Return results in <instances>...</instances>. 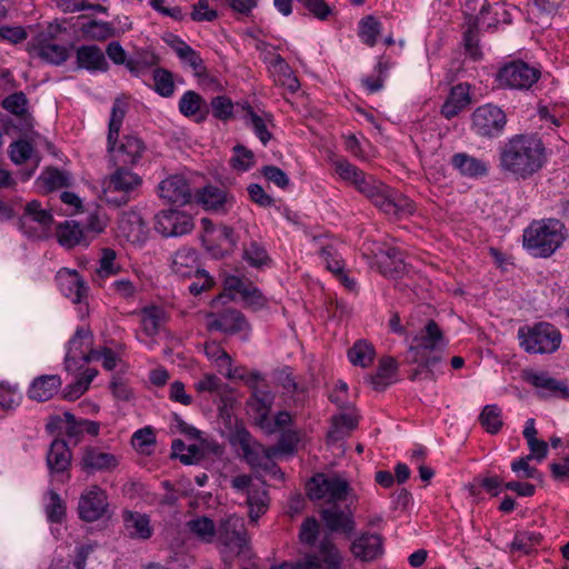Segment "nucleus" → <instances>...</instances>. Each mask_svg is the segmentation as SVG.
<instances>
[{
    "instance_id": "f257e3e1",
    "label": "nucleus",
    "mask_w": 569,
    "mask_h": 569,
    "mask_svg": "<svg viewBox=\"0 0 569 569\" xmlns=\"http://www.w3.org/2000/svg\"><path fill=\"white\" fill-rule=\"evenodd\" d=\"M547 163V149L537 134H515L499 150V168L517 180H527Z\"/></svg>"
},
{
    "instance_id": "f03ea898",
    "label": "nucleus",
    "mask_w": 569,
    "mask_h": 569,
    "mask_svg": "<svg viewBox=\"0 0 569 569\" xmlns=\"http://www.w3.org/2000/svg\"><path fill=\"white\" fill-rule=\"evenodd\" d=\"M448 346V340L439 325L430 319L425 327L417 333L405 355L407 365H417L408 379L418 381L421 379L436 381L437 375L433 368L443 359V351Z\"/></svg>"
},
{
    "instance_id": "7ed1b4c3",
    "label": "nucleus",
    "mask_w": 569,
    "mask_h": 569,
    "mask_svg": "<svg viewBox=\"0 0 569 569\" xmlns=\"http://www.w3.org/2000/svg\"><path fill=\"white\" fill-rule=\"evenodd\" d=\"M566 239V227L558 219L531 222L522 234L523 247L535 257L548 258Z\"/></svg>"
},
{
    "instance_id": "20e7f679",
    "label": "nucleus",
    "mask_w": 569,
    "mask_h": 569,
    "mask_svg": "<svg viewBox=\"0 0 569 569\" xmlns=\"http://www.w3.org/2000/svg\"><path fill=\"white\" fill-rule=\"evenodd\" d=\"M518 339L528 353H552L561 343V333L551 323L538 322L519 328Z\"/></svg>"
},
{
    "instance_id": "39448f33",
    "label": "nucleus",
    "mask_w": 569,
    "mask_h": 569,
    "mask_svg": "<svg viewBox=\"0 0 569 569\" xmlns=\"http://www.w3.org/2000/svg\"><path fill=\"white\" fill-rule=\"evenodd\" d=\"M141 184L142 178L139 174L128 168L117 167L104 181V199L114 207L126 206Z\"/></svg>"
},
{
    "instance_id": "423d86ee",
    "label": "nucleus",
    "mask_w": 569,
    "mask_h": 569,
    "mask_svg": "<svg viewBox=\"0 0 569 569\" xmlns=\"http://www.w3.org/2000/svg\"><path fill=\"white\" fill-rule=\"evenodd\" d=\"M540 76L539 69L522 60H513L499 69L496 80L501 88L528 90L540 79Z\"/></svg>"
},
{
    "instance_id": "0eeeda50",
    "label": "nucleus",
    "mask_w": 569,
    "mask_h": 569,
    "mask_svg": "<svg viewBox=\"0 0 569 569\" xmlns=\"http://www.w3.org/2000/svg\"><path fill=\"white\" fill-rule=\"evenodd\" d=\"M350 486L347 480L333 475H315L307 483V493L311 500L328 499L329 503L346 500Z\"/></svg>"
},
{
    "instance_id": "6e6552de",
    "label": "nucleus",
    "mask_w": 569,
    "mask_h": 569,
    "mask_svg": "<svg viewBox=\"0 0 569 569\" xmlns=\"http://www.w3.org/2000/svg\"><path fill=\"white\" fill-rule=\"evenodd\" d=\"M93 336L90 329L79 327L68 342V350L64 358V368L69 372L81 370L93 359L92 350Z\"/></svg>"
},
{
    "instance_id": "1a4fd4ad",
    "label": "nucleus",
    "mask_w": 569,
    "mask_h": 569,
    "mask_svg": "<svg viewBox=\"0 0 569 569\" xmlns=\"http://www.w3.org/2000/svg\"><path fill=\"white\" fill-rule=\"evenodd\" d=\"M217 537L231 556H240L248 548L244 521L241 517L230 515L221 519L217 528Z\"/></svg>"
},
{
    "instance_id": "9d476101",
    "label": "nucleus",
    "mask_w": 569,
    "mask_h": 569,
    "mask_svg": "<svg viewBox=\"0 0 569 569\" xmlns=\"http://www.w3.org/2000/svg\"><path fill=\"white\" fill-rule=\"evenodd\" d=\"M52 223L53 216L51 211L43 209L38 200L28 202L19 218L20 230L28 237L36 239L46 238Z\"/></svg>"
},
{
    "instance_id": "9b49d317",
    "label": "nucleus",
    "mask_w": 569,
    "mask_h": 569,
    "mask_svg": "<svg viewBox=\"0 0 569 569\" xmlns=\"http://www.w3.org/2000/svg\"><path fill=\"white\" fill-rule=\"evenodd\" d=\"M506 123V113L491 103L478 107L471 114V128L480 137L495 138L500 136Z\"/></svg>"
},
{
    "instance_id": "f8f14e48",
    "label": "nucleus",
    "mask_w": 569,
    "mask_h": 569,
    "mask_svg": "<svg viewBox=\"0 0 569 569\" xmlns=\"http://www.w3.org/2000/svg\"><path fill=\"white\" fill-rule=\"evenodd\" d=\"M193 218L177 209L161 210L154 216V230L164 238L181 237L192 231Z\"/></svg>"
},
{
    "instance_id": "ddd939ff",
    "label": "nucleus",
    "mask_w": 569,
    "mask_h": 569,
    "mask_svg": "<svg viewBox=\"0 0 569 569\" xmlns=\"http://www.w3.org/2000/svg\"><path fill=\"white\" fill-rule=\"evenodd\" d=\"M370 201L386 214L396 218L412 214L415 211L412 200L385 183L378 186V190Z\"/></svg>"
},
{
    "instance_id": "4468645a",
    "label": "nucleus",
    "mask_w": 569,
    "mask_h": 569,
    "mask_svg": "<svg viewBox=\"0 0 569 569\" xmlns=\"http://www.w3.org/2000/svg\"><path fill=\"white\" fill-rule=\"evenodd\" d=\"M109 502L107 492L97 485L86 489L78 502L79 518L86 522L97 521L108 512Z\"/></svg>"
},
{
    "instance_id": "2eb2a0df",
    "label": "nucleus",
    "mask_w": 569,
    "mask_h": 569,
    "mask_svg": "<svg viewBox=\"0 0 569 569\" xmlns=\"http://www.w3.org/2000/svg\"><path fill=\"white\" fill-rule=\"evenodd\" d=\"M162 40L176 52L182 63L191 68L197 79L210 78L213 80V76L209 73L200 53L192 49L183 39L174 33L166 32L162 36Z\"/></svg>"
},
{
    "instance_id": "dca6fc26",
    "label": "nucleus",
    "mask_w": 569,
    "mask_h": 569,
    "mask_svg": "<svg viewBox=\"0 0 569 569\" xmlns=\"http://www.w3.org/2000/svg\"><path fill=\"white\" fill-rule=\"evenodd\" d=\"M207 330L219 331L226 335H237L249 331L250 326L246 317L237 309L228 308L220 312H210L206 317Z\"/></svg>"
},
{
    "instance_id": "f3484780",
    "label": "nucleus",
    "mask_w": 569,
    "mask_h": 569,
    "mask_svg": "<svg viewBox=\"0 0 569 569\" xmlns=\"http://www.w3.org/2000/svg\"><path fill=\"white\" fill-rule=\"evenodd\" d=\"M320 518L330 532L342 533L350 537L356 529V522L351 509L338 503H330L320 510Z\"/></svg>"
},
{
    "instance_id": "a211bd4d",
    "label": "nucleus",
    "mask_w": 569,
    "mask_h": 569,
    "mask_svg": "<svg viewBox=\"0 0 569 569\" xmlns=\"http://www.w3.org/2000/svg\"><path fill=\"white\" fill-rule=\"evenodd\" d=\"M198 203L204 210L218 214H226L234 203L233 196H231L224 188L216 187L212 184L199 189L196 193Z\"/></svg>"
},
{
    "instance_id": "6ab92c4d",
    "label": "nucleus",
    "mask_w": 569,
    "mask_h": 569,
    "mask_svg": "<svg viewBox=\"0 0 569 569\" xmlns=\"http://www.w3.org/2000/svg\"><path fill=\"white\" fill-rule=\"evenodd\" d=\"M144 151V142L137 136L128 134L122 138L119 147L114 146V151L109 153L113 166L128 168L137 164Z\"/></svg>"
},
{
    "instance_id": "aec40b11",
    "label": "nucleus",
    "mask_w": 569,
    "mask_h": 569,
    "mask_svg": "<svg viewBox=\"0 0 569 569\" xmlns=\"http://www.w3.org/2000/svg\"><path fill=\"white\" fill-rule=\"evenodd\" d=\"M119 465L117 456L102 451L98 447L87 446L80 459L81 470L86 473L111 471Z\"/></svg>"
},
{
    "instance_id": "412c9836",
    "label": "nucleus",
    "mask_w": 569,
    "mask_h": 569,
    "mask_svg": "<svg viewBox=\"0 0 569 569\" xmlns=\"http://www.w3.org/2000/svg\"><path fill=\"white\" fill-rule=\"evenodd\" d=\"M49 27L47 32H41L33 40V47L38 51V56L44 61L52 64H61L69 58L68 48L52 42L54 31Z\"/></svg>"
},
{
    "instance_id": "4be33fe9",
    "label": "nucleus",
    "mask_w": 569,
    "mask_h": 569,
    "mask_svg": "<svg viewBox=\"0 0 569 569\" xmlns=\"http://www.w3.org/2000/svg\"><path fill=\"white\" fill-rule=\"evenodd\" d=\"M159 197L171 203L183 206L192 198L191 188L182 176H171L158 186Z\"/></svg>"
},
{
    "instance_id": "5701e85b",
    "label": "nucleus",
    "mask_w": 569,
    "mask_h": 569,
    "mask_svg": "<svg viewBox=\"0 0 569 569\" xmlns=\"http://www.w3.org/2000/svg\"><path fill=\"white\" fill-rule=\"evenodd\" d=\"M351 553L362 561H372L383 553V539L378 533L365 532L350 546Z\"/></svg>"
},
{
    "instance_id": "b1692460",
    "label": "nucleus",
    "mask_w": 569,
    "mask_h": 569,
    "mask_svg": "<svg viewBox=\"0 0 569 569\" xmlns=\"http://www.w3.org/2000/svg\"><path fill=\"white\" fill-rule=\"evenodd\" d=\"M57 281L62 295L73 303H80L87 296L86 281L76 270L62 269L57 274Z\"/></svg>"
},
{
    "instance_id": "393cba45",
    "label": "nucleus",
    "mask_w": 569,
    "mask_h": 569,
    "mask_svg": "<svg viewBox=\"0 0 569 569\" xmlns=\"http://www.w3.org/2000/svg\"><path fill=\"white\" fill-rule=\"evenodd\" d=\"M470 89L471 87L467 82L458 83L451 88L440 110L446 119L450 120L457 117L472 102Z\"/></svg>"
},
{
    "instance_id": "a878e982",
    "label": "nucleus",
    "mask_w": 569,
    "mask_h": 569,
    "mask_svg": "<svg viewBox=\"0 0 569 569\" xmlns=\"http://www.w3.org/2000/svg\"><path fill=\"white\" fill-rule=\"evenodd\" d=\"M273 401L274 395L270 391L268 385H251V396L248 399L247 405L256 412L261 426H263L268 420Z\"/></svg>"
},
{
    "instance_id": "bb28decb",
    "label": "nucleus",
    "mask_w": 569,
    "mask_h": 569,
    "mask_svg": "<svg viewBox=\"0 0 569 569\" xmlns=\"http://www.w3.org/2000/svg\"><path fill=\"white\" fill-rule=\"evenodd\" d=\"M77 67L88 71H107L109 64L103 51L96 44L80 46L76 50Z\"/></svg>"
},
{
    "instance_id": "cd10ccee",
    "label": "nucleus",
    "mask_w": 569,
    "mask_h": 569,
    "mask_svg": "<svg viewBox=\"0 0 569 569\" xmlns=\"http://www.w3.org/2000/svg\"><path fill=\"white\" fill-rule=\"evenodd\" d=\"M171 270L181 278H190L200 270L197 250L190 247L178 249L172 257Z\"/></svg>"
},
{
    "instance_id": "c85d7f7f",
    "label": "nucleus",
    "mask_w": 569,
    "mask_h": 569,
    "mask_svg": "<svg viewBox=\"0 0 569 569\" xmlns=\"http://www.w3.org/2000/svg\"><path fill=\"white\" fill-rule=\"evenodd\" d=\"M241 108L243 111L242 119L246 124L251 127L261 143L267 146L272 139V133L268 130V123L272 122V116L266 112L259 114L249 103L242 104Z\"/></svg>"
},
{
    "instance_id": "c756f323",
    "label": "nucleus",
    "mask_w": 569,
    "mask_h": 569,
    "mask_svg": "<svg viewBox=\"0 0 569 569\" xmlns=\"http://www.w3.org/2000/svg\"><path fill=\"white\" fill-rule=\"evenodd\" d=\"M452 167L463 177L481 178L488 174V163L465 152L455 153L451 157Z\"/></svg>"
},
{
    "instance_id": "7c9ffc66",
    "label": "nucleus",
    "mask_w": 569,
    "mask_h": 569,
    "mask_svg": "<svg viewBox=\"0 0 569 569\" xmlns=\"http://www.w3.org/2000/svg\"><path fill=\"white\" fill-rule=\"evenodd\" d=\"M62 381L58 375H44L36 378L29 389L28 396L39 402L51 399L61 388Z\"/></svg>"
},
{
    "instance_id": "2f4dec72",
    "label": "nucleus",
    "mask_w": 569,
    "mask_h": 569,
    "mask_svg": "<svg viewBox=\"0 0 569 569\" xmlns=\"http://www.w3.org/2000/svg\"><path fill=\"white\" fill-rule=\"evenodd\" d=\"M72 453L67 441L54 439L47 453V466L51 473H61L69 469Z\"/></svg>"
},
{
    "instance_id": "473e14b6",
    "label": "nucleus",
    "mask_w": 569,
    "mask_h": 569,
    "mask_svg": "<svg viewBox=\"0 0 569 569\" xmlns=\"http://www.w3.org/2000/svg\"><path fill=\"white\" fill-rule=\"evenodd\" d=\"M179 111L184 117H194L198 122L206 120L209 113L206 100L192 90L186 91L180 98Z\"/></svg>"
},
{
    "instance_id": "72a5a7b5",
    "label": "nucleus",
    "mask_w": 569,
    "mask_h": 569,
    "mask_svg": "<svg viewBox=\"0 0 569 569\" xmlns=\"http://www.w3.org/2000/svg\"><path fill=\"white\" fill-rule=\"evenodd\" d=\"M122 518L124 527L131 538L149 539L152 536L150 519L146 513L126 510Z\"/></svg>"
},
{
    "instance_id": "f704fd0d",
    "label": "nucleus",
    "mask_w": 569,
    "mask_h": 569,
    "mask_svg": "<svg viewBox=\"0 0 569 569\" xmlns=\"http://www.w3.org/2000/svg\"><path fill=\"white\" fill-rule=\"evenodd\" d=\"M56 236L59 244L67 249H72L81 243L88 244L82 228L72 220L59 223L56 229Z\"/></svg>"
},
{
    "instance_id": "c9c22d12",
    "label": "nucleus",
    "mask_w": 569,
    "mask_h": 569,
    "mask_svg": "<svg viewBox=\"0 0 569 569\" xmlns=\"http://www.w3.org/2000/svg\"><path fill=\"white\" fill-rule=\"evenodd\" d=\"M323 569H341L342 557L330 535H325L316 553Z\"/></svg>"
},
{
    "instance_id": "e433bc0d",
    "label": "nucleus",
    "mask_w": 569,
    "mask_h": 569,
    "mask_svg": "<svg viewBox=\"0 0 569 569\" xmlns=\"http://www.w3.org/2000/svg\"><path fill=\"white\" fill-rule=\"evenodd\" d=\"M167 321V312L158 306L144 307L141 310V329L148 337L159 333Z\"/></svg>"
},
{
    "instance_id": "4c0bfd02",
    "label": "nucleus",
    "mask_w": 569,
    "mask_h": 569,
    "mask_svg": "<svg viewBox=\"0 0 569 569\" xmlns=\"http://www.w3.org/2000/svg\"><path fill=\"white\" fill-rule=\"evenodd\" d=\"M247 505L249 518L257 521L269 507V495L263 486H252L247 492Z\"/></svg>"
},
{
    "instance_id": "58836bf2",
    "label": "nucleus",
    "mask_w": 569,
    "mask_h": 569,
    "mask_svg": "<svg viewBox=\"0 0 569 569\" xmlns=\"http://www.w3.org/2000/svg\"><path fill=\"white\" fill-rule=\"evenodd\" d=\"M187 530L202 542L210 543L217 536V527L207 516H197L186 522Z\"/></svg>"
},
{
    "instance_id": "ea45409f",
    "label": "nucleus",
    "mask_w": 569,
    "mask_h": 569,
    "mask_svg": "<svg viewBox=\"0 0 569 569\" xmlns=\"http://www.w3.org/2000/svg\"><path fill=\"white\" fill-rule=\"evenodd\" d=\"M127 112V104L119 98L113 101L111 116L109 121V130L107 138L108 152L114 151V144H117L120 128Z\"/></svg>"
},
{
    "instance_id": "a19ab883",
    "label": "nucleus",
    "mask_w": 569,
    "mask_h": 569,
    "mask_svg": "<svg viewBox=\"0 0 569 569\" xmlns=\"http://www.w3.org/2000/svg\"><path fill=\"white\" fill-rule=\"evenodd\" d=\"M467 29L463 32V43L466 52L473 59L479 60L482 57V52L479 47V18H473V14H466Z\"/></svg>"
},
{
    "instance_id": "79ce46f5",
    "label": "nucleus",
    "mask_w": 569,
    "mask_h": 569,
    "mask_svg": "<svg viewBox=\"0 0 569 569\" xmlns=\"http://www.w3.org/2000/svg\"><path fill=\"white\" fill-rule=\"evenodd\" d=\"M358 425V419L352 412H342L332 417V427L328 432V438L331 441L343 439L350 433Z\"/></svg>"
},
{
    "instance_id": "37998d69",
    "label": "nucleus",
    "mask_w": 569,
    "mask_h": 569,
    "mask_svg": "<svg viewBox=\"0 0 569 569\" xmlns=\"http://www.w3.org/2000/svg\"><path fill=\"white\" fill-rule=\"evenodd\" d=\"M38 181L47 192H51L60 188L69 187L71 184V176L67 171L49 167L40 174Z\"/></svg>"
},
{
    "instance_id": "c03bdc74",
    "label": "nucleus",
    "mask_w": 569,
    "mask_h": 569,
    "mask_svg": "<svg viewBox=\"0 0 569 569\" xmlns=\"http://www.w3.org/2000/svg\"><path fill=\"white\" fill-rule=\"evenodd\" d=\"M543 537L538 531L531 530H520L517 531L513 540L510 545L511 551H519L525 555H528L536 550L538 546H540Z\"/></svg>"
},
{
    "instance_id": "a18cd8bd",
    "label": "nucleus",
    "mask_w": 569,
    "mask_h": 569,
    "mask_svg": "<svg viewBox=\"0 0 569 569\" xmlns=\"http://www.w3.org/2000/svg\"><path fill=\"white\" fill-rule=\"evenodd\" d=\"M482 428L490 435L498 433L502 426V410L497 405H487L478 418Z\"/></svg>"
},
{
    "instance_id": "49530a36",
    "label": "nucleus",
    "mask_w": 569,
    "mask_h": 569,
    "mask_svg": "<svg viewBox=\"0 0 569 569\" xmlns=\"http://www.w3.org/2000/svg\"><path fill=\"white\" fill-rule=\"evenodd\" d=\"M242 258L253 268H262L271 262L264 246L256 240L243 244Z\"/></svg>"
},
{
    "instance_id": "de8ad7c7",
    "label": "nucleus",
    "mask_w": 569,
    "mask_h": 569,
    "mask_svg": "<svg viewBox=\"0 0 569 569\" xmlns=\"http://www.w3.org/2000/svg\"><path fill=\"white\" fill-rule=\"evenodd\" d=\"M83 37L89 40L104 41L114 36L116 29L110 22L91 20L80 28Z\"/></svg>"
},
{
    "instance_id": "09e8293b",
    "label": "nucleus",
    "mask_w": 569,
    "mask_h": 569,
    "mask_svg": "<svg viewBox=\"0 0 569 569\" xmlns=\"http://www.w3.org/2000/svg\"><path fill=\"white\" fill-rule=\"evenodd\" d=\"M375 348L371 343L359 340L348 351V358L355 366L369 367L375 358Z\"/></svg>"
},
{
    "instance_id": "8fccbe9b",
    "label": "nucleus",
    "mask_w": 569,
    "mask_h": 569,
    "mask_svg": "<svg viewBox=\"0 0 569 569\" xmlns=\"http://www.w3.org/2000/svg\"><path fill=\"white\" fill-rule=\"evenodd\" d=\"M379 263L385 274L400 273L405 270V262L399 249L388 248L380 251Z\"/></svg>"
},
{
    "instance_id": "3c124183",
    "label": "nucleus",
    "mask_w": 569,
    "mask_h": 569,
    "mask_svg": "<svg viewBox=\"0 0 569 569\" xmlns=\"http://www.w3.org/2000/svg\"><path fill=\"white\" fill-rule=\"evenodd\" d=\"M152 79L154 82V91L163 97L170 98L174 93V81L171 71L164 68H157L152 72Z\"/></svg>"
},
{
    "instance_id": "603ef678",
    "label": "nucleus",
    "mask_w": 569,
    "mask_h": 569,
    "mask_svg": "<svg viewBox=\"0 0 569 569\" xmlns=\"http://www.w3.org/2000/svg\"><path fill=\"white\" fill-rule=\"evenodd\" d=\"M528 381L533 387L542 391H549L551 393L560 392L563 397L569 396L567 386L547 376L546 373H532L529 376Z\"/></svg>"
},
{
    "instance_id": "864d4df0",
    "label": "nucleus",
    "mask_w": 569,
    "mask_h": 569,
    "mask_svg": "<svg viewBox=\"0 0 569 569\" xmlns=\"http://www.w3.org/2000/svg\"><path fill=\"white\" fill-rule=\"evenodd\" d=\"M380 31L381 23L372 16L366 17L359 22V36L369 47H373L377 43Z\"/></svg>"
},
{
    "instance_id": "5fc2aeb1",
    "label": "nucleus",
    "mask_w": 569,
    "mask_h": 569,
    "mask_svg": "<svg viewBox=\"0 0 569 569\" xmlns=\"http://www.w3.org/2000/svg\"><path fill=\"white\" fill-rule=\"evenodd\" d=\"M47 518L52 523H60L66 517V505L54 490L49 491V502L46 506Z\"/></svg>"
},
{
    "instance_id": "6e6d98bb",
    "label": "nucleus",
    "mask_w": 569,
    "mask_h": 569,
    "mask_svg": "<svg viewBox=\"0 0 569 569\" xmlns=\"http://www.w3.org/2000/svg\"><path fill=\"white\" fill-rule=\"evenodd\" d=\"M319 522L315 517L306 518L299 529V540L307 547H313L319 537Z\"/></svg>"
},
{
    "instance_id": "4d7b16f0",
    "label": "nucleus",
    "mask_w": 569,
    "mask_h": 569,
    "mask_svg": "<svg viewBox=\"0 0 569 569\" xmlns=\"http://www.w3.org/2000/svg\"><path fill=\"white\" fill-rule=\"evenodd\" d=\"M211 111L214 118L221 121H228L233 116L232 100L227 96H217L211 99Z\"/></svg>"
},
{
    "instance_id": "13d9d810",
    "label": "nucleus",
    "mask_w": 569,
    "mask_h": 569,
    "mask_svg": "<svg viewBox=\"0 0 569 569\" xmlns=\"http://www.w3.org/2000/svg\"><path fill=\"white\" fill-rule=\"evenodd\" d=\"M333 164L335 170L339 174V177L345 181H349L353 186L365 173L362 170H360L358 167L350 163L346 159H338L333 162Z\"/></svg>"
},
{
    "instance_id": "bf43d9fd",
    "label": "nucleus",
    "mask_w": 569,
    "mask_h": 569,
    "mask_svg": "<svg viewBox=\"0 0 569 569\" xmlns=\"http://www.w3.org/2000/svg\"><path fill=\"white\" fill-rule=\"evenodd\" d=\"M311 16L319 20H327L332 13L331 7L325 0H296Z\"/></svg>"
},
{
    "instance_id": "052dcab7",
    "label": "nucleus",
    "mask_w": 569,
    "mask_h": 569,
    "mask_svg": "<svg viewBox=\"0 0 569 569\" xmlns=\"http://www.w3.org/2000/svg\"><path fill=\"white\" fill-rule=\"evenodd\" d=\"M28 99L22 91L8 96L2 101V107L16 116H23L27 112Z\"/></svg>"
},
{
    "instance_id": "680f3d73",
    "label": "nucleus",
    "mask_w": 569,
    "mask_h": 569,
    "mask_svg": "<svg viewBox=\"0 0 569 569\" xmlns=\"http://www.w3.org/2000/svg\"><path fill=\"white\" fill-rule=\"evenodd\" d=\"M194 280L189 284V292L193 296H199L200 293L210 290L214 286V280L209 273L200 269L196 273H193Z\"/></svg>"
},
{
    "instance_id": "e2e57ef3",
    "label": "nucleus",
    "mask_w": 569,
    "mask_h": 569,
    "mask_svg": "<svg viewBox=\"0 0 569 569\" xmlns=\"http://www.w3.org/2000/svg\"><path fill=\"white\" fill-rule=\"evenodd\" d=\"M33 151L32 144L27 140H18L10 146V158L17 164L24 163L30 159Z\"/></svg>"
},
{
    "instance_id": "0e129e2a",
    "label": "nucleus",
    "mask_w": 569,
    "mask_h": 569,
    "mask_svg": "<svg viewBox=\"0 0 569 569\" xmlns=\"http://www.w3.org/2000/svg\"><path fill=\"white\" fill-rule=\"evenodd\" d=\"M190 17L196 22H211L218 18V12L214 9H210L208 0H199L192 6Z\"/></svg>"
},
{
    "instance_id": "69168bd1",
    "label": "nucleus",
    "mask_w": 569,
    "mask_h": 569,
    "mask_svg": "<svg viewBox=\"0 0 569 569\" xmlns=\"http://www.w3.org/2000/svg\"><path fill=\"white\" fill-rule=\"evenodd\" d=\"M236 157L231 159L232 167L242 171H247L252 166L253 152L244 146L237 144L233 148Z\"/></svg>"
},
{
    "instance_id": "338daca9",
    "label": "nucleus",
    "mask_w": 569,
    "mask_h": 569,
    "mask_svg": "<svg viewBox=\"0 0 569 569\" xmlns=\"http://www.w3.org/2000/svg\"><path fill=\"white\" fill-rule=\"evenodd\" d=\"M263 177L274 183L277 187L284 189L289 186V178L287 173L276 166H264L261 170Z\"/></svg>"
},
{
    "instance_id": "774afa93",
    "label": "nucleus",
    "mask_w": 569,
    "mask_h": 569,
    "mask_svg": "<svg viewBox=\"0 0 569 569\" xmlns=\"http://www.w3.org/2000/svg\"><path fill=\"white\" fill-rule=\"evenodd\" d=\"M247 190L251 201L260 207L268 208L274 204V199L269 196L260 184L251 183L248 186Z\"/></svg>"
}]
</instances>
